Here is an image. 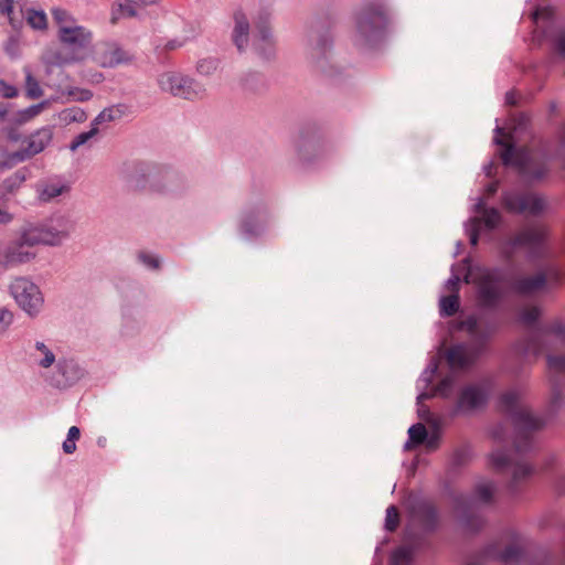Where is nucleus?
I'll return each mask as SVG.
<instances>
[{
	"label": "nucleus",
	"mask_w": 565,
	"mask_h": 565,
	"mask_svg": "<svg viewBox=\"0 0 565 565\" xmlns=\"http://www.w3.org/2000/svg\"><path fill=\"white\" fill-rule=\"evenodd\" d=\"M9 113V104L0 103V122L4 120Z\"/></svg>",
	"instance_id": "obj_62"
},
{
	"label": "nucleus",
	"mask_w": 565,
	"mask_h": 565,
	"mask_svg": "<svg viewBox=\"0 0 565 565\" xmlns=\"http://www.w3.org/2000/svg\"><path fill=\"white\" fill-rule=\"evenodd\" d=\"M412 513L414 518L427 530H433L437 523V511L435 507L428 501H420L416 503Z\"/></svg>",
	"instance_id": "obj_23"
},
{
	"label": "nucleus",
	"mask_w": 565,
	"mask_h": 565,
	"mask_svg": "<svg viewBox=\"0 0 565 565\" xmlns=\"http://www.w3.org/2000/svg\"><path fill=\"white\" fill-rule=\"evenodd\" d=\"M99 131L93 122L90 125V129L88 131L82 132L74 138V140L70 145V149L72 151L77 150L79 147L86 145L92 138H94Z\"/></svg>",
	"instance_id": "obj_36"
},
{
	"label": "nucleus",
	"mask_w": 565,
	"mask_h": 565,
	"mask_svg": "<svg viewBox=\"0 0 565 565\" xmlns=\"http://www.w3.org/2000/svg\"><path fill=\"white\" fill-rule=\"evenodd\" d=\"M0 12L8 15L9 23L13 29L21 26L24 14L22 11L19 13L15 12L13 0H0Z\"/></svg>",
	"instance_id": "obj_29"
},
{
	"label": "nucleus",
	"mask_w": 565,
	"mask_h": 565,
	"mask_svg": "<svg viewBox=\"0 0 565 565\" xmlns=\"http://www.w3.org/2000/svg\"><path fill=\"white\" fill-rule=\"evenodd\" d=\"M66 94L76 102H87L93 97V93L89 89L79 87H70Z\"/></svg>",
	"instance_id": "obj_44"
},
{
	"label": "nucleus",
	"mask_w": 565,
	"mask_h": 565,
	"mask_svg": "<svg viewBox=\"0 0 565 565\" xmlns=\"http://www.w3.org/2000/svg\"><path fill=\"white\" fill-rule=\"evenodd\" d=\"M87 119V114L81 107L65 108L58 114L61 124L70 125L72 122H84Z\"/></svg>",
	"instance_id": "obj_30"
},
{
	"label": "nucleus",
	"mask_w": 565,
	"mask_h": 565,
	"mask_svg": "<svg viewBox=\"0 0 565 565\" xmlns=\"http://www.w3.org/2000/svg\"><path fill=\"white\" fill-rule=\"evenodd\" d=\"M455 382L456 377L452 374L447 375L436 386L435 394L440 395L443 397H449L452 392Z\"/></svg>",
	"instance_id": "obj_41"
},
{
	"label": "nucleus",
	"mask_w": 565,
	"mask_h": 565,
	"mask_svg": "<svg viewBox=\"0 0 565 565\" xmlns=\"http://www.w3.org/2000/svg\"><path fill=\"white\" fill-rule=\"evenodd\" d=\"M461 326L471 335L472 341L470 344H457L448 350L446 359L451 369L471 365L499 328L494 319L476 316L468 317Z\"/></svg>",
	"instance_id": "obj_2"
},
{
	"label": "nucleus",
	"mask_w": 565,
	"mask_h": 565,
	"mask_svg": "<svg viewBox=\"0 0 565 565\" xmlns=\"http://www.w3.org/2000/svg\"><path fill=\"white\" fill-rule=\"evenodd\" d=\"M498 182H491L490 184H488L486 188L487 195L492 196L498 191Z\"/></svg>",
	"instance_id": "obj_61"
},
{
	"label": "nucleus",
	"mask_w": 565,
	"mask_h": 565,
	"mask_svg": "<svg viewBox=\"0 0 565 565\" xmlns=\"http://www.w3.org/2000/svg\"><path fill=\"white\" fill-rule=\"evenodd\" d=\"M25 90L30 98H39L42 96V89L38 81L32 76L31 72L25 70Z\"/></svg>",
	"instance_id": "obj_38"
},
{
	"label": "nucleus",
	"mask_w": 565,
	"mask_h": 565,
	"mask_svg": "<svg viewBox=\"0 0 565 565\" xmlns=\"http://www.w3.org/2000/svg\"><path fill=\"white\" fill-rule=\"evenodd\" d=\"M492 437L498 444L503 443L505 440V433L503 426L500 425L495 427L492 431Z\"/></svg>",
	"instance_id": "obj_57"
},
{
	"label": "nucleus",
	"mask_w": 565,
	"mask_h": 565,
	"mask_svg": "<svg viewBox=\"0 0 565 565\" xmlns=\"http://www.w3.org/2000/svg\"><path fill=\"white\" fill-rule=\"evenodd\" d=\"M504 207L513 213H530L537 215L546 207L542 196L533 193L509 192L503 195Z\"/></svg>",
	"instance_id": "obj_13"
},
{
	"label": "nucleus",
	"mask_w": 565,
	"mask_h": 565,
	"mask_svg": "<svg viewBox=\"0 0 565 565\" xmlns=\"http://www.w3.org/2000/svg\"><path fill=\"white\" fill-rule=\"evenodd\" d=\"M541 274H546V285L551 282L552 285H559L565 280V274L556 266L548 265L543 270H540Z\"/></svg>",
	"instance_id": "obj_37"
},
{
	"label": "nucleus",
	"mask_w": 565,
	"mask_h": 565,
	"mask_svg": "<svg viewBox=\"0 0 565 565\" xmlns=\"http://www.w3.org/2000/svg\"><path fill=\"white\" fill-rule=\"evenodd\" d=\"M546 287V274L537 271L532 276H519L511 281V289L521 296H531Z\"/></svg>",
	"instance_id": "obj_17"
},
{
	"label": "nucleus",
	"mask_w": 565,
	"mask_h": 565,
	"mask_svg": "<svg viewBox=\"0 0 565 565\" xmlns=\"http://www.w3.org/2000/svg\"><path fill=\"white\" fill-rule=\"evenodd\" d=\"M541 311L536 306L523 307L519 312V320L526 327H533V324L540 318Z\"/></svg>",
	"instance_id": "obj_34"
},
{
	"label": "nucleus",
	"mask_w": 565,
	"mask_h": 565,
	"mask_svg": "<svg viewBox=\"0 0 565 565\" xmlns=\"http://www.w3.org/2000/svg\"><path fill=\"white\" fill-rule=\"evenodd\" d=\"M26 180V170L20 169L12 175L7 178L0 185V198H4L7 194H13L21 184Z\"/></svg>",
	"instance_id": "obj_27"
},
{
	"label": "nucleus",
	"mask_w": 565,
	"mask_h": 565,
	"mask_svg": "<svg viewBox=\"0 0 565 565\" xmlns=\"http://www.w3.org/2000/svg\"><path fill=\"white\" fill-rule=\"evenodd\" d=\"M45 106H46V103H40L38 105H33V106L22 110L20 114V120L28 121V120L34 118L45 108Z\"/></svg>",
	"instance_id": "obj_47"
},
{
	"label": "nucleus",
	"mask_w": 565,
	"mask_h": 565,
	"mask_svg": "<svg viewBox=\"0 0 565 565\" xmlns=\"http://www.w3.org/2000/svg\"><path fill=\"white\" fill-rule=\"evenodd\" d=\"M554 337L555 340L563 344L565 342V322L562 320H554L544 327L534 328L531 332L526 350L532 351L534 354H540L546 349H550L547 340Z\"/></svg>",
	"instance_id": "obj_12"
},
{
	"label": "nucleus",
	"mask_w": 565,
	"mask_h": 565,
	"mask_svg": "<svg viewBox=\"0 0 565 565\" xmlns=\"http://www.w3.org/2000/svg\"><path fill=\"white\" fill-rule=\"evenodd\" d=\"M488 392L484 386L479 384H469L461 388L457 403V413H472L486 405Z\"/></svg>",
	"instance_id": "obj_14"
},
{
	"label": "nucleus",
	"mask_w": 565,
	"mask_h": 565,
	"mask_svg": "<svg viewBox=\"0 0 565 565\" xmlns=\"http://www.w3.org/2000/svg\"><path fill=\"white\" fill-rule=\"evenodd\" d=\"M254 47L259 55L269 58L275 51V43L268 28V18H260L256 23V35Z\"/></svg>",
	"instance_id": "obj_18"
},
{
	"label": "nucleus",
	"mask_w": 565,
	"mask_h": 565,
	"mask_svg": "<svg viewBox=\"0 0 565 565\" xmlns=\"http://www.w3.org/2000/svg\"><path fill=\"white\" fill-rule=\"evenodd\" d=\"M555 46L558 53L565 56V30L561 31L556 36Z\"/></svg>",
	"instance_id": "obj_56"
},
{
	"label": "nucleus",
	"mask_w": 565,
	"mask_h": 565,
	"mask_svg": "<svg viewBox=\"0 0 565 565\" xmlns=\"http://www.w3.org/2000/svg\"><path fill=\"white\" fill-rule=\"evenodd\" d=\"M25 19L28 24L36 30H44L47 26V19L44 11L29 9L25 12Z\"/></svg>",
	"instance_id": "obj_33"
},
{
	"label": "nucleus",
	"mask_w": 565,
	"mask_h": 565,
	"mask_svg": "<svg viewBox=\"0 0 565 565\" xmlns=\"http://www.w3.org/2000/svg\"><path fill=\"white\" fill-rule=\"evenodd\" d=\"M66 188L58 184H43L39 188V198L41 201L47 202L61 195Z\"/></svg>",
	"instance_id": "obj_35"
},
{
	"label": "nucleus",
	"mask_w": 565,
	"mask_h": 565,
	"mask_svg": "<svg viewBox=\"0 0 565 565\" xmlns=\"http://www.w3.org/2000/svg\"><path fill=\"white\" fill-rule=\"evenodd\" d=\"M477 288V301L482 308H495L504 297V277L498 268L480 270L473 278Z\"/></svg>",
	"instance_id": "obj_8"
},
{
	"label": "nucleus",
	"mask_w": 565,
	"mask_h": 565,
	"mask_svg": "<svg viewBox=\"0 0 565 565\" xmlns=\"http://www.w3.org/2000/svg\"><path fill=\"white\" fill-rule=\"evenodd\" d=\"M137 15L136 2L132 0H117L113 6L111 23L115 24L121 18H134Z\"/></svg>",
	"instance_id": "obj_25"
},
{
	"label": "nucleus",
	"mask_w": 565,
	"mask_h": 565,
	"mask_svg": "<svg viewBox=\"0 0 565 565\" xmlns=\"http://www.w3.org/2000/svg\"><path fill=\"white\" fill-rule=\"evenodd\" d=\"M463 524L466 530L477 532L484 525V520L479 515L466 514L463 516Z\"/></svg>",
	"instance_id": "obj_45"
},
{
	"label": "nucleus",
	"mask_w": 565,
	"mask_h": 565,
	"mask_svg": "<svg viewBox=\"0 0 565 565\" xmlns=\"http://www.w3.org/2000/svg\"><path fill=\"white\" fill-rule=\"evenodd\" d=\"M491 462L494 469L512 470V480L510 487L516 490L518 487L526 481L534 472L532 466L525 461L514 460L511 455L502 449H497L491 454Z\"/></svg>",
	"instance_id": "obj_11"
},
{
	"label": "nucleus",
	"mask_w": 565,
	"mask_h": 565,
	"mask_svg": "<svg viewBox=\"0 0 565 565\" xmlns=\"http://www.w3.org/2000/svg\"><path fill=\"white\" fill-rule=\"evenodd\" d=\"M4 51L11 57H15L19 54V40L17 36L12 35L8 39L4 44Z\"/></svg>",
	"instance_id": "obj_50"
},
{
	"label": "nucleus",
	"mask_w": 565,
	"mask_h": 565,
	"mask_svg": "<svg viewBox=\"0 0 565 565\" xmlns=\"http://www.w3.org/2000/svg\"><path fill=\"white\" fill-rule=\"evenodd\" d=\"M13 315L7 309H0V334L4 333L12 323Z\"/></svg>",
	"instance_id": "obj_49"
},
{
	"label": "nucleus",
	"mask_w": 565,
	"mask_h": 565,
	"mask_svg": "<svg viewBox=\"0 0 565 565\" xmlns=\"http://www.w3.org/2000/svg\"><path fill=\"white\" fill-rule=\"evenodd\" d=\"M399 524V513L395 505H390L386 509L385 529L394 532Z\"/></svg>",
	"instance_id": "obj_42"
},
{
	"label": "nucleus",
	"mask_w": 565,
	"mask_h": 565,
	"mask_svg": "<svg viewBox=\"0 0 565 565\" xmlns=\"http://www.w3.org/2000/svg\"><path fill=\"white\" fill-rule=\"evenodd\" d=\"M409 440L415 445H422L427 439L426 427L418 423L409 427L408 429Z\"/></svg>",
	"instance_id": "obj_40"
},
{
	"label": "nucleus",
	"mask_w": 565,
	"mask_h": 565,
	"mask_svg": "<svg viewBox=\"0 0 565 565\" xmlns=\"http://www.w3.org/2000/svg\"><path fill=\"white\" fill-rule=\"evenodd\" d=\"M76 450V441L66 438L63 443V451L65 454H73Z\"/></svg>",
	"instance_id": "obj_58"
},
{
	"label": "nucleus",
	"mask_w": 565,
	"mask_h": 565,
	"mask_svg": "<svg viewBox=\"0 0 565 565\" xmlns=\"http://www.w3.org/2000/svg\"><path fill=\"white\" fill-rule=\"evenodd\" d=\"M471 456V450L468 446L459 447L455 450L452 460L455 465H465Z\"/></svg>",
	"instance_id": "obj_48"
},
{
	"label": "nucleus",
	"mask_w": 565,
	"mask_h": 565,
	"mask_svg": "<svg viewBox=\"0 0 565 565\" xmlns=\"http://www.w3.org/2000/svg\"><path fill=\"white\" fill-rule=\"evenodd\" d=\"M0 95L6 98H13L18 95V89L14 86L0 81Z\"/></svg>",
	"instance_id": "obj_54"
},
{
	"label": "nucleus",
	"mask_w": 565,
	"mask_h": 565,
	"mask_svg": "<svg viewBox=\"0 0 565 565\" xmlns=\"http://www.w3.org/2000/svg\"><path fill=\"white\" fill-rule=\"evenodd\" d=\"M72 224L66 218H57L45 224H28L20 230L19 238L11 242L2 254V264L12 267L26 264L35 258L32 250L35 245H58L72 232Z\"/></svg>",
	"instance_id": "obj_1"
},
{
	"label": "nucleus",
	"mask_w": 565,
	"mask_h": 565,
	"mask_svg": "<svg viewBox=\"0 0 565 565\" xmlns=\"http://www.w3.org/2000/svg\"><path fill=\"white\" fill-rule=\"evenodd\" d=\"M446 289L450 295H459L460 278L458 275H452L446 282Z\"/></svg>",
	"instance_id": "obj_53"
},
{
	"label": "nucleus",
	"mask_w": 565,
	"mask_h": 565,
	"mask_svg": "<svg viewBox=\"0 0 565 565\" xmlns=\"http://www.w3.org/2000/svg\"><path fill=\"white\" fill-rule=\"evenodd\" d=\"M547 365L552 377V394L550 399V406L552 409H556L561 405L562 394L561 391L557 388V380L554 377L558 375L565 376V356L547 355Z\"/></svg>",
	"instance_id": "obj_19"
},
{
	"label": "nucleus",
	"mask_w": 565,
	"mask_h": 565,
	"mask_svg": "<svg viewBox=\"0 0 565 565\" xmlns=\"http://www.w3.org/2000/svg\"><path fill=\"white\" fill-rule=\"evenodd\" d=\"M495 130L501 135V137L497 136L494 141L502 148L500 157L503 164L518 168L522 175L534 181L542 180L547 174L546 153H539L527 147L515 149L510 135H505L499 127Z\"/></svg>",
	"instance_id": "obj_4"
},
{
	"label": "nucleus",
	"mask_w": 565,
	"mask_h": 565,
	"mask_svg": "<svg viewBox=\"0 0 565 565\" xmlns=\"http://www.w3.org/2000/svg\"><path fill=\"white\" fill-rule=\"evenodd\" d=\"M523 553V544L519 537H513L504 547L491 545L487 551L488 556L499 559L504 565L519 563Z\"/></svg>",
	"instance_id": "obj_15"
},
{
	"label": "nucleus",
	"mask_w": 565,
	"mask_h": 565,
	"mask_svg": "<svg viewBox=\"0 0 565 565\" xmlns=\"http://www.w3.org/2000/svg\"><path fill=\"white\" fill-rule=\"evenodd\" d=\"M10 291L18 305L30 316H35L42 305L43 297L39 287L26 278H15L10 285Z\"/></svg>",
	"instance_id": "obj_10"
},
{
	"label": "nucleus",
	"mask_w": 565,
	"mask_h": 565,
	"mask_svg": "<svg viewBox=\"0 0 565 565\" xmlns=\"http://www.w3.org/2000/svg\"><path fill=\"white\" fill-rule=\"evenodd\" d=\"M558 142L561 147H565V125H562V127L558 130Z\"/></svg>",
	"instance_id": "obj_63"
},
{
	"label": "nucleus",
	"mask_w": 565,
	"mask_h": 565,
	"mask_svg": "<svg viewBox=\"0 0 565 565\" xmlns=\"http://www.w3.org/2000/svg\"><path fill=\"white\" fill-rule=\"evenodd\" d=\"M158 84L162 90L189 100L203 98L206 93L205 87L199 82L172 72L160 75Z\"/></svg>",
	"instance_id": "obj_9"
},
{
	"label": "nucleus",
	"mask_w": 565,
	"mask_h": 565,
	"mask_svg": "<svg viewBox=\"0 0 565 565\" xmlns=\"http://www.w3.org/2000/svg\"><path fill=\"white\" fill-rule=\"evenodd\" d=\"M53 138V130L50 127H43L32 134L28 139V146L13 154L18 161L29 159L45 149Z\"/></svg>",
	"instance_id": "obj_16"
},
{
	"label": "nucleus",
	"mask_w": 565,
	"mask_h": 565,
	"mask_svg": "<svg viewBox=\"0 0 565 565\" xmlns=\"http://www.w3.org/2000/svg\"><path fill=\"white\" fill-rule=\"evenodd\" d=\"M218 62L214 58H204L198 63V72L203 75H210L216 71Z\"/></svg>",
	"instance_id": "obj_46"
},
{
	"label": "nucleus",
	"mask_w": 565,
	"mask_h": 565,
	"mask_svg": "<svg viewBox=\"0 0 565 565\" xmlns=\"http://www.w3.org/2000/svg\"><path fill=\"white\" fill-rule=\"evenodd\" d=\"M330 39L326 34L315 33L310 38L308 54L322 70V62L328 58L330 53Z\"/></svg>",
	"instance_id": "obj_21"
},
{
	"label": "nucleus",
	"mask_w": 565,
	"mask_h": 565,
	"mask_svg": "<svg viewBox=\"0 0 565 565\" xmlns=\"http://www.w3.org/2000/svg\"><path fill=\"white\" fill-rule=\"evenodd\" d=\"M35 349L43 355V358L39 360V364L45 369L50 367L55 361L53 352L42 342H36Z\"/></svg>",
	"instance_id": "obj_43"
},
{
	"label": "nucleus",
	"mask_w": 565,
	"mask_h": 565,
	"mask_svg": "<svg viewBox=\"0 0 565 565\" xmlns=\"http://www.w3.org/2000/svg\"><path fill=\"white\" fill-rule=\"evenodd\" d=\"M495 484L490 480H481L476 483L472 500L480 504H491L495 494Z\"/></svg>",
	"instance_id": "obj_24"
},
{
	"label": "nucleus",
	"mask_w": 565,
	"mask_h": 565,
	"mask_svg": "<svg viewBox=\"0 0 565 565\" xmlns=\"http://www.w3.org/2000/svg\"><path fill=\"white\" fill-rule=\"evenodd\" d=\"M58 370L65 379L64 386L71 385L82 376V370L74 361L60 362Z\"/></svg>",
	"instance_id": "obj_28"
},
{
	"label": "nucleus",
	"mask_w": 565,
	"mask_h": 565,
	"mask_svg": "<svg viewBox=\"0 0 565 565\" xmlns=\"http://www.w3.org/2000/svg\"><path fill=\"white\" fill-rule=\"evenodd\" d=\"M459 295H449L440 298L439 309L444 317H452L459 310Z\"/></svg>",
	"instance_id": "obj_32"
},
{
	"label": "nucleus",
	"mask_w": 565,
	"mask_h": 565,
	"mask_svg": "<svg viewBox=\"0 0 565 565\" xmlns=\"http://www.w3.org/2000/svg\"><path fill=\"white\" fill-rule=\"evenodd\" d=\"M92 39V32L82 25L71 31L65 30L64 35L58 39L63 46L46 54L47 64L64 66L84 60Z\"/></svg>",
	"instance_id": "obj_6"
},
{
	"label": "nucleus",
	"mask_w": 565,
	"mask_h": 565,
	"mask_svg": "<svg viewBox=\"0 0 565 565\" xmlns=\"http://www.w3.org/2000/svg\"><path fill=\"white\" fill-rule=\"evenodd\" d=\"M51 13L56 25L67 21V19L73 18L66 10L61 8H53Z\"/></svg>",
	"instance_id": "obj_51"
},
{
	"label": "nucleus",
	"mask_w": 565,
	"mask_h": 565,
	"mask_svg": "<svg viewBox=\"0 0 565 565\" xmlns=\"http://www.w3.org/2000/svg\"><path fill=\"white\" fill-rule=\"evenodd\" d=\"M139 259L148 267L152 268V269H158L159 266H160V260L150 255V254H147V253H140L139 254Z\"/></svg>",
	"instance_id": "obj_52"
},
{
	"label": "nucleus",
	"mask_w": 565,
	"mask_h": 565,
	"mask_svg": "<svg viewBox=\"0 0 565 565\" xmlns=\"http://www.w3.org/2000/svg\"><path fill=\"white\" fill-rule=\"evenodd\" d=\"M76 26H78V24L76 23L74 18L67 19V21H64L63 23L58 24L57 25V28H58V34H57L58 39L61 38V35H64L65 30L71 31L72 29H75Z\"/></svg>",
	"instance_id": "obj_55"
},
{
	"label": "nucleus",
	"mask_w": 565,
	"mask_h": 565,
	"mask_svg": "<svg viewBox=\"0 0 565 565\" xmlns=\"http://www.w3.org/2000/svg\"><path fill=\"white\" fill-rule=\"evenodd\" d=\"M556 488L559 492L565 493V476L558 478L556 482Z\"/></svg>",
	"instance_id": "obj_64"
},
{
	"label": "nucleus",
	"mask_w": 565,
	"mask_h": 565,
	"mask_svg": "<svg viewBox=\"0 0 565 565\" xmlns=\"http://www.w3.org/2000/svg\"><path fill=\"white\" fill-rule=\"evenodd\" d=\"M124 110L120 106H111L100 111L92 121L97 128L104 122H111L122 117Z\"/></svg>",
	"instance_id": "obj_31"
},
{
	"label": "nucleus",
	"mask_w": 565,
	"mask_h": 565,
	"mask_svg": "<svg viewBox=\"0 0 565 565\" xmlns=\"http://www.w3.org/2000/svg\"><path fill=\"white\" fill-rule=\"evenodd\" d=\"M414 551L411 547L402 546L393 553L394 565H408L413 559Z\"/></svg>",
	"instance_id": "obj_39"
},
{
	"label": "nucleus",
	"mask_w": 565,
	"mask_h": 565,
	"mask_svg": "<svg viewBox=\"0 0 565 565\" xmlns=\"http://www.w3.org/2000/svg\"><path fill=\"white\" fill-rule=\"evenodd\" d=\"M232 40L238 51H243L249 40V22L246 15L237 11L234 13V28L232 32Z\"/></svg>",
	"instance_id": "obj_22"
},
{
	"label": "nucleus",
	"mask_w": 565,
	"mask_h": 565,
	"mask_svg": "<svg viewBox=\"0 0 565 565\" xmlns=\"http://www.w3.org/2000/svg\"><path fill=\"white\" fill-rule=\"evenodd\" d=\"M97 61L103 67H116L130 64L134 55L117 45H108L98 54Z\"/></svg>",
	"instance_id": "obj_20"
},
{
	"label": "nucleus",
	"mask_w": 565,
	"mask_h": 565,
	"mask_svg": "<svg viewBox=\"0 0 565 565\" xmlns=\"http://www.w3.org/2000/svg\"><path fill=\"white\" fill-rule=\"evenodd\" d=\"M79 437H81V430H79V428H78V427H76V426H72V427L68 429V433H67V437H66V438H68V439H71V440L76 441V440H78V439H79Z\"/></svg>",
	"instance_id": "obj_59"
},
{
	"label": "nucleus",
	"mask_w": 565,
	"mask_h": 565,
	"mask_svg": "<svg viewBox=\"0 0 565 565\" xmlns=\"http://www.w3.org/2000/svg\"><path fill=\"white\" fill-rule=\"evenodd\" d=\"M515 248H523L532 262L546 259L551 256L550 228L544 224H531L512 235L505 246L504 254L508 259L513 257Z\"/></svg>",
	"instance_id": "obj_5"
},
{
	"label": "nucleus",
	"mask_w": 565,
	"mask_h": 565,
	"mask_svg": "<svg viewBox=\"0 0 565 565\" xmlns=\"http://www.w3.org/2000/svg\"><path fill=\"white\" fill-rule=\"evenodd\" d=\"M355 42L359 45H369L379 41L387 24L384 9L381 4L369 3L363 6L355 17Z\"/></svg>",
	"instance_id": "obj_7"
},
{
	"label": "nucleus",
	"mask_w": 565,
	"mask_h": 565,
	"mask_svg": "<svg viewBox=\"0 0 565 565\" xmlns=\"http://www.w3.org/2000/svg\"><path fill=\"white\" fill-rule=\"evenodd\" d=\"M500 409L513 423L514 451L516 454L527 451L532 444L531 435L544 426V419L535 416L525 405L521 403L520 395L516 391H508L501 395Z\"/></svg>",
	"instance_id": "obj_3"
},
{
	"label": "nucleus",
	"mask_w": 565,
	"mask_h": 565,
	"mask_svg": "<svg viewBox=\"0 0 565 565\" xmlns=\"http://www.w3.org/2000/svg\"><path fill=\"white\" fill-rule=\"evenodd\" d=\"M13 220L12 214L0 207V224H8Z\"/></svg>",
	"instance_id": "obj_60"
},
{
	"label": "nucleus",
	"mask_w": 565,
	"mask_h": 565,
	"mask_svg": "<svg viewBox=\"0 0 565 565\" xmlns=\"http://www.w3.org/2000/svg\"><path fill=\"white\" fill-rule=\"evenodd\" d=\"M476 207H477V212L479 214H481L480 218L475 220L476 223L482 222L490 230H493L499 225V223L501 221V215L497 209H494V207L487 209L482 201H480L476 205Z\"/></svg>",
	"instance_id": "obj_26"
}]
</instances>
